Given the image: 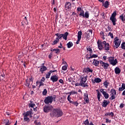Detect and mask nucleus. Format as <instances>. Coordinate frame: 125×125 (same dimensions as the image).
<instances>
[{
  "label": "nucleus",
  "instance_id": "obj_1",
  "mask_svg": "<svg viewBox=\"0 0 125 125\" xmlns=\"http://www.w3.org/2000/svg\"><path fill=\"white\" fill-rule=\"evenodd\" d=\"M53 108L52 105H45L43 107V111L44 113L50 112V117L51 118H60L63 116V111L59 108Z\"/></svg>",
  "mask_w": 125,
  "mask_h": 125
},
{
  "label": "nucleus",
  "instance_id": "obj_2",
  "mask_svg": "<svg viewBox=\"0 0 125 125\" xmlns=\"http://www.w3.org/2000/svg\"><path fill=\"white\" fill-rule=\"evenodd\" d=\"M86 81H87V76L81 77V81L80 82L81 86H83V87H86V86L88 87L87 83H85Z\"/></svg>",
  "mask_w": 125,
  "mask_h": 125
},
{
  "label": "nucleus",
  "instance_id": "obj_3",
  "mask_svg": "<svg viewBox=\"0 0 125 125\" xmlns=\"http://www.w3.org/2000/svg\"><path fill=\"white\" fill-rule=\"evenodd\" d=\"M55 98H56V96L55 95L47 97L44 100V102L45 104H49V103L51 104V103H52V101H53V100H55Z\"/></svg>",
  "mask_w": 125,
  "mask_h": 125
},
{
  "label": "nucleus",
  "instance_id": "obj_4",
  "mask_svg": "<svg viewBox=\"0 0 125 125\" xmlns=\"http://www.w3.org/2000/svg\"><path fill=\"white\" fill-rule=\"evenodd\" d=\"M116 16H117V12H113L111 17L110 18V20L112 22L113 26H116V22H117V19H116Z\"/></svg>",
  "mask_w": 125,
  "mask_h": 125
},
{
  "label": "nucleus",
  "instance_id": "obj_5",
  "mask_svg": "<svg viewBox=\"0 0 125 125\" xmlns=\"http://www.w3.org/2000/svg\"><path fill=\"white\" fill-rule=\"evenodd\" d=\"M108 62H109L110 64L113 65V66L117 65V63H118V61L117 59L114 60V57H109L108 58Z\"/></svg>",
  "mask_w": 125,
  "mask_h": 125
},
{
  "label": "nucleus",
  "instance_id": "obj_6",
  "mask_svg": "<svg viewBox=\"0 0 125 125\" xmlns=\"http://www.w3.org/2000/svg\"><path fill=\"white\" fill-rule=\"evenodd\" d=\"M114 42L115 43L114 47L118 48L120 45H121V41L120 39H118V37L115 38L114 39Z\"/></svg>",
  "mask_w": 125,
  "mask_h": 125
},
{
  "label": "nucleus",
  "instance_id": "obj_7",
  "mask_svg": "<svg viewBox=\"0 0 125 125\" xmlns=\"http://www.w3.org/2000/svg\"><path fill=\"white\" fill-rule=\"evenodd\" d=\"M100 64L101 67H102V68L104 69V70H107V69H108V68H109V63H108L107 62H103L102 61H100Z\"/></svg>",
  "mask_w": 125,
  "mask_h": 125
},
{
  "label": "nucleus",
  "instance_id": "obj_8",
  "mask_svg": "<svg viewBox=\"0 0 125 125\" xmlns=\"http://www.w3.org/2000/svg\"><path fill=\"white\" fill-rule=\"evenodd\" d=\"M97 44H98V48H99L100 50H102V49L104 48V44L103 43V42H102L101 41L98 40L97 42Z\"/></svg>",
  "mask_w": 125,
  "mask_h": 125
},
{
  "label": "nucleus",
  "instance_id": "obj_9",
  "mask_svg": "<svg viewBox=\"0 0 125 125\" xmlns=\"http://www.w3.org/2000/svg\"><path fill=\"white\" fill-rule=\"evenodd\" d=\"M33 84V78H30L29 79L28 81V79L26 80V82L25 83L26 86H27V87H31V85Z\"/></svg>",
  "mask_w": 125,
  "mask_h": 125
},
{
  "label": "nucleus",
  "instance_id": "obj_10",
  "mask_svg": "<svg viewBox=\"0 0 125 125\" xmlns=\"http://www.w3.org/2000/svg\"><path fill=\"white\" fill-rule=\"evenodd\" d=\"M100 91L103 94L104 97L105 99H108L109 98V94L104 91V89H101Z\"/></svg>",
  "mask_w": 125,
  "mask_h": 125
},
{
  "label": "nucleus",
  "instance_id": "obj_11",
  "mask_svg": "<svg viewBox=\"0 0 125 125\" xmlns=\"http://www.w3.org/2000/svg\"><path fill=\"white\" fill-rule=\"evenodd\" d=\"M82 35H83L82 31H79L78 33V40L76 42V44H79V43H80V41L82 39Z\"/></svg>",
  "mask_w": 125,
  "mask_h": 125
},
{
  "label": "nucleus",
  "instance_id": "obj_12",
  "mask_svg": "<svg viewBox=\"0 0 125 125\" xmlns=\"http://www.w3.org/2000/svg\"><path fill=\"white\" fill-rule=\"evenodd\" d=\"M23 116L25 117H29V116H30V118H31V117H33V112H32V110H29L23 113Z\"/></svg>",
  "mask_w": 125,
  "mask_h": 125
},
{
  "label": "nucleus",
  "instance_id": "obj_13",
  "mask_svg": "<svg viewBox=\"0 0 125 125\" xmlns=\"http://www.w3.org/2000/svg\"><path fill=\"white\" fill-rule=\"evenodd\" d=\"M92 35V30H88L86 33L85 34V37L86 39H89L90 38V36Z\"/></svg>",
  "mask_w": 125,
  "mask_h": 125
},
{
  "label": "nucleus",
  "instance_id": "obj_14",
  "mask_svg": "<svg viewBox=\"0 0 125 125\" xmlns=\"http://www.w3.org/2000/svg\"><path fill=\"white\" fill-rule=\"evenodd\" d=\"M50 80L53 83H56V82L58 81V76L57 75L52 76L50 78Z\"/></svg>",
  "mask_w": 125,
  "mask_h": 125
},
{
  "label": "nucleus",
  "instance_id": "obj_15",
  "mask_svg": "<svg viewBox=\"0 0 125 125\" xmlns=\"http://www.w3.org/2000/svg\"><path fill=\"white\" fill-rule=\"evenodd\" d=\"M64 7L66 10H70L72 7V5L70 2H66L65 4Z\"/></svg>",
  "mask_w": 125,
  "mask_h": 125
},
{
  "label": "nucleus",
  "instance_id": "obj_16",
  "mask_svg": "<svg viewBox=\"0 0 125 125\" xmlns=\"http://www.w3.org/2000/svg\"><path fill=\"white\" fill-rule=\"evenodd\" d=\"M84 100L87 104L89 103V99L88 98V94L87 93L84 94Z\"/></svg>",
  "mask_w": 125,
  "mask_h": 125
},
{
  "label": "nucleus",
  "instance_id": "obj_17",
  "mask_svg": "<svg viewBox=\"0 0 125 125\" xmlns=\"http://www.w3.org/2000/svg\"><path fill=\"white\" fill-rule=\"evenodd\" d=\"M104 44V50H110V47L109 44L108 43L106 42V41L103 42Z\"/></svg>",
  "mask_w": 125,
  "mask_h": 125
},
{
  "label": "nucleus",
  "instance_id": "obj_18",
  "mask_svg": "<svg viewBox=\"0 0 125 125\" xmlns=\"http://www.w3.org/2000/svg\"><path fill=\"white\" fill-rule=\"evenodd\" d=\"M109 103H110V101H108H108H107V100H104L102 104L103 107H104L105 108H106V107H107V105H108Z\"/></svg>",
  "mask_w": 125,
  "mask_h": 125
},
{
  "label": "nucleus",
  "instance_id": "obj_19",
  "mask_svg": "<svg viewBox=\"0 0 125 125\" xmlns=\"http://www.w3.org/2000/svg\"><path fill=\"white\" fill-rule=\"evenodd\" d=\"M42 65L41 68H40V72H42V73H43V72H44V71H46L47 70V68H46V67L44 66V63H42Z\"/></svg>",
  "mask_w": 125,
  "mask_h": 125
},
{
  "label": "nucleus",
  "instance_id": "obj_20",
  "mask_svg": "<svg viewBox=\"0 0 125 125\" xmlns=\"http://www.w3.org/2000/svg\"><path fill=\"white\" fill-rule=\"evenodd\" d=\"M54 72H57V70H50L48 74L46 75V79H49V77H50V75H51L52 73H54Z\"/></svg>",
  "mask_w": 125,
  "mask_h": 125
},
{
  "label": "nucleus",
  "instance_id": "obj_21",
  "mask_svg": "<svg viewBox=\"0 0 125 125\" xmlns=\"http://www.w3.org/2000/svg\"><path fill=\"white\" fill-rule=\"evenodd\" d=\"M62 38L63 39V40H65V41H67V37H68V35H69V33L66 32L64 34H62Z\"/></svg>",
  "mask_w": 125,
  "mask_h": 125
},
{
  "label": "nucleus",
  "instance_id": "obj_22",
  "mask_svg": "<svg viewBox=\"0 0 125 125\" xmlns=\"http://www.w3.org/2000/svg\"><path fill=\"white\" fill-rule=\"evenodd\" d=\"M99 63H100V61H99L96 59H94L92 64L95 66H98L99 65Z\"/></svg>",
  "mask_w": 125,
  "mask_h": 125
},
{
  "label": "nucleus",
  "instance_id": "obj_23",
  "mask_svg": "<svg viewBox=\"0 0 125 125\" xmlns=\"http://www.w3.org/2000/svg\"><path fill=\"white\" fill-rule=\"evenodd\" d=\"M98 57V55L96 54H93L91 55V54H90V56L88 58H86L87 60H89V59H91V58H96Z\"/></svg>",
  "mask_w": 125,
  "mask_h": 125
},
{
  "label": "nucleus",
  "instance_id": "obj_24",
  "mask_svg": "<svg viewBox=\"0 0 125 125\" xmlns=\"http://www.w3.org/2000/svg\"><path fill=\"white\" fill-rule=\"evenodd\" d=\"M109 1H105L104 3H103V6L105 7V8H108L109 7Z\"/></svg>",
  "mask_w": 125,
  "mask_h": 125
},
{
  "label": "nucleus",
  "instance_id": "obj_25",
  "mask_svg": "<svg viewBox=\"0 0 125 125\" xmlns=\"http://www.w3.org/2000/svg\"><path fill=\"white\" fill-rule=\"evenodd\" d=\"M115 74H117L118 75H119V74H120L121 69H120V68L116 67L115 68Z\"/></svg>",
  "mask_w": 125,
  "mask_h": 125
},
{
  "label": "nucleus",
  "instance_id": "obj_26",
  "mask_svg": "<svg viewBox=\"0 0 125 125\" xmlns=\"http://www.w3.org/2000/svg\"><path fill=\"white\" fill-rule=\"evenodd\" d=\"M55 36H56L57 37L56 39L57 40H59H59L62 39V34H60L59 33H57L55 34Z\"/></svg>",
  "mask_w": 125,
  "mask_h": 125
},
{
  "label": "nucleus",
  "instance_id": "obj_27",
  "mask_svg": "<svg viewBox=\"0 0 125 125\" xmlns=\"http://www.w3.org/2000/svg\"><path fill=\"white\" fill-rule=\"evenodd\" d=\"M5 124V125H9L10 123H9V120L8 119H4L3 121V124Z\"/></svg>",
  "mask_w": 125,
  "mask_h": 125
},
{
  "label": "nucleus",
  "instance_id": "obj_28",
  "mask_svg": "<svg viewBox=\"0 0 125 125\" xmlns=\"http://www.w3.org/2000/svg\"><path fill=\"white\" fill-rule=\"evenodd\" d=\"M92 72H93V70L92 69H90L88 67H86V71H85V72L87 73H92Z\"/></svg>",
  "mask_w": 125,
  "mask_h": 125
},
{
  "label": "nucleus",
  "instance_id": "obj_29",
  "mask_svg": "<svg viewBox=\"0 0 125 125\" xmlns=\"http://www.w3.org/2000/svg\"><path fill=\"white\" fill-rule=\"evenodd\" d=\"M110 93H111V94L112 95H117V92L116 91V90H115L114 89H112L110 90Z\"/></svg>",
  "mask_w": 125,
  "mask_h": 125
},
{
  "label": "nucleus",
  "instance_id": "obj_30",
  "mask_svg": "<svg viewBox=\"0 0 125 125\" xmlns=\"http://www.w3.org/2000/svg\"><path fill=\"white\" fill-rule=\"evenodd\" d=\"M29 107H31V108H34L35 106H36V104H34L32 101H30V104H29Z\"/></svg>",
  "mask_w": 125,
  "mask_h": 125
},
{
  "label": "nucleus",
  "instance_id": "obj_31",
  "mask_svg": "<svg viewBox=\"0 0 125 125\" xmlns=\"http://www.w3.org/2000/svg\"><path fill=\"white\" fill-rule=\"evenodd\" d=\"M51 51H55V53H56V54L60 53V50H59V49H53V50H51Z\"/></svg>",
  "mask_w": 125,
  "mask_h": 125
},
{
  "label": "nucleus",
  "instance_id": "obj_32",
  "mask_svg": "<svg viewBox=\"0 0 125 125\" xmlns=\"http://www.w3.org/2000/svg\"><path fill=\"white\" fill-rule=\"evenodd\" d=\"M120 19H121V20H122V21L123 22H125V16L124 15H122L121 16H120Z\"/></svg>",
  "mask_w": 125,
  "mask_h": 125
},
{
  "label": "nucleus",
  "instance_id": "obj_33",
  "mask_svg": "<svg viewBox=\"0 0 125 125\" xmlns=\"http://www.w3.org/2000/svg\"><path fill=\"white\" fill-rule=\"evenodd\" d=\"M73 45V42H70L68 43H67V46L68 48H71V47H72V46Z\"/></svg>",
  "mask_w": 125,
  "mask_h": 125
},
{
  "label": "nucleus",
  "instance_id": "obj_34",
  "mask_svg": "<svg viewBox=\"0 0 125 125\" xmlns=\"http://www.w3.org/2000/svg\"><path fill=\"white\" fill-rule=\"evenodd\" d=\"M59 42V40L57 39H56V40L53 42L52 43V45H55V44H57Z\"/></svg>",
  "mask_w": 125,
  "mask_h": 125
},
{
  "label": "nucleus",
  "instance_id": "obj_35",
  "mask_svg": "<svg viewBox=\"0 0 125 125\" xmlns=\"http://www.w3.org/2000/svg\"><path fill=\"white\" fill-rule=\"evenodd\" d=\"M95 83H101V79L99 78H96L94 80Z\"/></svg>",
  "mask_w": 125,
  "mask_h": 125
},
{
  "label": "nucleus",
  "instance_id": "obj_36",
  "mask_svg": "<svg viewBox=\"0 0 125 125\" xmlns=\"http://www.w3.org/2000/svg\"><path fill=\"white\" fill-rule=\"evenodd\" d=\"M23 121L24 122H30V118H28V117L23 116Z\"/></svg>",
  "mask_w": 125,
  "mask_h": 125
},
{
  "label": "nucleus",
  "instance_id": "obj_37",
  "mask_svg": "<svg viewBox=\"0 0 125 125\" xmlns=\"http://www.w3.org/2000/svg\"><path fill=\"white\" fill-rule=\"evenodd\" d=\"M71 104H73V105H75V106H76V107H78V105H79V103H78V102H74V101H72L70 102Z\"/></svg>",
  "mask_w": 125,
  "mask_h": 125
},
{
  "label": "nucleus",
  "instance_id": "obj_38",
  "mask_svg": "<svg viewBox=\"0 0 125 125\" xmlns=\"http://www.w3.org/2000/svg\"><path fill=\"white\" fill-rule=\"evenodd\" d=\"M105 116H111V117H113L114 116V113L112 112L111 113H106Z\"/></svg>",
  "mask_w": 125,
  "mask_h": 125
},
{
  "label": "nucleus",
  "instance_id": "obj_39",
  "mask_svg": "<svg viewBox=\"0 0 125 125\" xmlns=\"http://www.w3.org/2000/svg\"><path fill=\"white\" fill-rule=\"evenodd\" d=\"M79 16H83V17H84V11H83V10H81V13L79 14Z\"/></svg>",
  "mask_w": 125,
  "mask_h": 125
},
{
  "label": "nucleus",
  "instance_id": "obj_40",
  "mask_svg": "<svg viewBox=\"0 0 125 125\" xmlns=\"http://www.w3.org/2000/svg\"><path fill=\"white\" fill-rule=\"evenodd\" d=\"M68 93L69 94V95H72V94H78V92H77L76 91H71Z\"/></svg>",
  "mask_w": 125,
  "mask_h": 125
},
{
  "label": "nucleus",
  "instance_id": "obj_41",
  "mask_svg": "<svg viewBox=\"0 0 125 125\" xmlns=\"http://www.w3.org/2000/svg\"><path fill=\"white\" fill-rule=\"evenodd\" d=\"M87 51H89L90 53H91V52H92V49H91V48H90V46H89L87 47Z\"/></svg>",
  "mask_w": 125,
  "mask_h": 125
},
{
  "label": "nucleus",
  "instance_id": "obj_42",
  "mask_svg": "<svg viewBox=\"0 0 125 125\" xmlns=\"http://www.w3.org/2000/svg\"><path fill=\"white\" fill-rule=\"evenodd\" d=\"M71 99H72V98L71 97V95H69L67 97V100L69 101V103H71L73 101H71Z\"/></svg>",
  "mask_w": 125,
  "mask_h": 125
},
{
  "label": "nucleus",
  "instance_id": "obj_43",
  "mask_svg": "<svg viewBox=\"0 0 125 125\" xmlns=\"http://www.w3.org/2000/svg\"><path fill=\"white\" fill-rule=\"evenodd\" d=\"M84 17H85V18H88V17H89V14H88V12H85Z\"/></svg>",
  "mask_w": 125,
  "mask_h": 125
},
{
  "label": "nucleus",
  "instance_id": "obj_44",
  "mask_svg": "<svg viewBox=\"0 0 125 125\" xmlns=\"http://www.w3.org/2000/svg\"><path fill=\"white\" fill-rule=\"evenodd\" d=\"M102 96L101 93H100V92H98V93H97V98H98L99 101H100V96Z\"/></svg>",
  "mask_w": 125,
  "mask_h": 125
},
{
  "label": "nucleus",
  "instance_id": "obj_45",
  "mask_svg": "<svg viewBox=\"0 0 125 125\" xmlns=\"http://www.w3.org/2000/svg\"><path fill=\"white\" fill-rule=\"evenodd\" d=\"M104 85L105 86L106 88L108 87V85H109V83L107 82H105L104 83Z\"/></svg>",
  "mask_w": 125,
  "mask_h": 125
},
{
  "label": "nucleus",
  "instance_id": "obj_46",
  "mask_svg": "<svg viewBox=\"0 0 125 125\" xmlns=\"http://www.w3.org/2000/svg\"><path fill=\"white\" fill-rule=\"evenodd\" d=\"M121 47H122V49L125 50V42H124L122 43Z\"/></svg>",
  "mask_w": 125,
  "mask_h": 125
},
{
  "label": "nucleus",
  "instance_id": "obj_47",
  "mask_svg": "<svg viewBox=\"0 0 125 125\" xmlns=\"http://www.w3.org/2000/svg\"><path fill=\"white\" fill-rule=\"evenodd\" d=\"M47 94V90H46V89H44L42 92L43 95H45Z\"/></svg>",
  "mask_w": 125,
  "mask_h": 125
},
{
  "label": "nucleus",
  "instance_id": "obj_48",
  "mask_svg": "<svg viewBox=\"0 0 125 125\" xmlns=\"http://www.w3.org/2000/svg\"><path fill=\"white\" fill-rule=\"evenodd\" d=\"M84 124L85 125H88L89 124V121H88V119H86L84 122Z\"/></svg>",
  "mask_w": 125,
  "mask_h": 125
},
{
  "label": "nucleus",
  "instance_id": "obj_49",
  "mask_svg": "<svg viewBox=\"0 0 125 125\" xmlns=\"http://www.w3.org/2000/svg\"><path fill=\"white\" fill-rule=\"evenodd\" d=\"M115 95H112L111 97L110 98V100H114L116 98V97L115 96Z\"/></svg>",
  "mask_w": 125,
  "mask_h": 125
},
{
  "label": "nucleus",
  "instance_id": "obj_50",
  "mask_svg": "<svg viewBox=\"0 0 125 125\" xmlns=\"http://www.w3.org/2000/svg\"><path fill=\"white\" fill-rule=\"evenodd\" d=\"M62 70L63 71H66L67 70V65H64L62 67Z\"/></svg>",
  "mask_w": 125,
  "mask_h": 125
},
{
  "label": "nucleus",
  "instance_id": "obj_51",
  "mask_svg": "<svg viewBox=\"0 0 125 125\" xmlns=\"http://www.w3.org/2000/svg\"><path fill=\"white\" fill-rule=\"evenodd\" d=\"M108 36H110L112 39H114V36L113 35V33L109 32L108 34Z\"/></svg>",
  "mask_w": 125,
  "mask_h": 125
},
{
  "label": "nucleus",
  "instance_id": "obj_52",
  "mask_svg": "<svg viewBox=\"0 0 125 125\" xmlns=\"http://www.w3.org/2000/svg\"><path fill=\"white\" fill-rule=\"evenodd\" d=\"M39 83H40L39 87H41V86H42V85H44L43 83H42V81H41V82H39Z\"/></svg>",
  "mask_w": 125,
  "mask_h": 125
},
{
  "label": "nucleus",
  "instance_id": "obj_53",
  "mask_svg": "<svg viewBox=\"0 0 125 125\" xmlns=\"http://www.w3.org/2000/svg\"><path fill=\"white\" fill-rule=\"evenodd\" d=\"M123 90H125V89L122 87H119V91H123Z\"/></svg>",
  "mask_w": 125,
  "mask_h": 125
},
{
  "label": "nucleus",
  "instance_id": "obj_54",
  "mask_svg": "<svg viewBox=\"0 0 125 125\" xmlns=\"http://www.w3.org/2000/svg\"><path fill=\"white\" fill-rule=\"evenodd\" d=\"M106 123H109V124L111 123V120H109V119H106Z\"/></svg>",
  "mask_w": 125,
  "mask_h": 125
},
{
  "label": "nucleus",
  "instance_id": "obj_55",
  "mask_svg": "<svg viewBox=\"0 0 125 125\" xmlns=\"http://www.w3.org/2000/svg\"><path fill=\"white\" fill-rule=\"evenodd\" d=\"M80 85L81 86V83H75V86H79Z\"/></svg>",
  "mask_w": 125,
  "mask_h": 125
},
{
  "label": "nucleus",
  "instance_id": "obj_56",
  "mask_svg": "<svg viewBox=\"0 0 125 125\" xmlns=\"http://www.w3.org/2000/svg\"><path fill=\"white\" fill-rule=\"evenodd\" d=\"M122 87L125 89V83H122Z\"/></svg>",
  "mask_w": 125,
  "mask_h": 125
},
{
  "label": "nucleus",
  "instance_id": "obj_57",
  "mask_svg": "<svg viewBox=\"0 0 125 125\" xmlns=\"http://www.w3.org/2000/svg\"><path fill=\"white\" fill-rule=\"evenodd\" d=\"M51 57H52V53H51L49 55V59H51Z\"/></svg>",
  "mask_w": 125,
  "mask_h": 125
},
{
  "label": "nucleus",
  "instance_id": "obj_58",
  "mask_svg": "<svg viewBox=\"0 0 125 125\" xmlns=\"http://www.w3.org/2000/svg\"><path fill=\"white\" fill-rule=\"evenodd\" d=\"M124 105L125 104H121L120 106V108H124Z\"/></svg>",
  "mask_w": 125,
  "mask_h": 125
},
{
  "label": "nucleus",
  "instance_id": "obj_59",
  "mask_svg": "<svg viewBox=\"0 0 125 125\" xmlns=\"http://www.w3.org/2000/svg\"><path fill=\"white\" fill-rule=\"evenodd\" d=\"M59 83H63V80L60 79L59 80Z\"/></svg>",
  "mask_w": 125,
  "mask_h": 125
},
{
  "label": "nucleus",
  "instance_id": "obj_60",
  "mask_svg": "<svg viewBox=\"0 0 125 125\" xmlns=\"http://www.w3.org/2000/svg\"><path fill=\"white\" fill-rule=\"evenodd\" d=\"M45 81V78L42 77V78L41 79V82H44Z\"/></svg>",
  "mask_w": 125,
  "mask_h": 125
},
{
  "label": "nucleus",
  "instance_id": "obj_61",
  "mask_svg": "<svg viewBox=\"0 0 125 125\" xmlns=\"http://www.w3.org/2000/svg\"><path fill=\"white\" fill-rule=\"evenodd\" d=\"M1 77L3 78L4 79V78H5V75L4 74V73H3L1 75Z\"/></svg>",
  "mask_w": 125,
  "mask_h": 125
},
{
  "label": "nucleus",
  "instance_id": "obj_62",
  "mask_svg": "<svg viewBox=\"0 0 125 125\" xmlns=\"http://www.w3.org/2000/svg\"><path fill=\"white\" fill-rule=\"evenodd\" d=\"M77 11H82V8L79 7L77 8Z\"/></svg>",
  "mask_w": 125,
  "mask_h": 125
},
{
  "label": "nucleus",
  "instance_id": "obj_63",
  "mask_svg": "<svg viewBox=\"0 0 125 125\" xmlns=\"http://www.w3.org/2000/svg\"><path fill=\"white\" fill-rule=\"evenodd\" d=\"M98 1H100V2H102V3H103L104 1H105V0H98Z\"/></svg>",
  "mask_w": 125,
  "mask_h": 125
},
{
  "label": "nucleus",
  "instance_id": "obj_64",
  "mask_svg": "<svg viewBox=\"0 0 125 125\" xmlns=\"http://www.w3.org/2000/svg\"><path fill=\"white\" fill-rule=\"evenodd\" d=\"M71 84H72V85H75V84H76V83L75 81H73L71 82Z\"/></svg>",
  "mask_w": 125,
  "mask_h": 125
}]
</instances>
